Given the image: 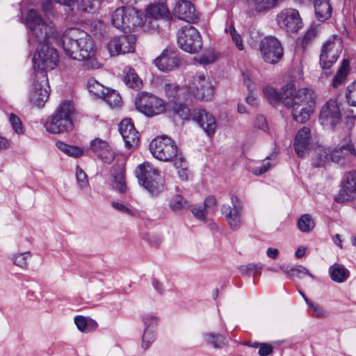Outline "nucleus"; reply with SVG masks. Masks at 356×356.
Listing matches in <instances>:
<instances>
[{
	"mask_svg": "<svg viewBox=\"0 0 356 356\" xmlns=\"http://www.w3.org/2000/svg\"><path fill=\"white\" fill-rule=\"evenodd\" d=\"M26 21L31 31L29 42H37L38 46L33 58V65L37 74L51 70L58 62L56 50L49 45L48 40L53 37L55 28L52 24H46L38 10L30 9L28 11Z\"/></svg>",
	"mask_w": 356,
	"mask_h": 356,
	"instance_id": "f257e3e1",
	"label": "nucleus"
},
{
	"mask_svg": "<svg viewBox=\"0 0 356 356\" xmlns=\"http://www.w3.org/2000/svg\"><path fill=\"white\" fill-rule=\"evenodd\" d=\"M62 45L66 55L74 60L83 61L86 69L95 70L102 67L95 57L93 41L86 32L76 28L67 29L63 34Z\"/></svg>",
	"mask_w": 356,
	"mask_h": 356,
	"instance_id": "f03ea898",
	"label": "nucleus"
},
{
	"mask_svg": "<svg viewBox=\"0 0 356 356\" xmlns=\"http://www.w3.org/2000/svg\"><path fill=\"white\" fill-rule=\"evenodd\" d=\"M282 103L291 108V114L295 121L299 123L307 122L313 113L315 93L307 88L296 90L293 84H287L284 89Z\"/></svg>",
	"mask_w": 356,
	"mask_h": 356,
	"instance_id": "7ed1b4c3",
	"label": "nucleus"
},
{
	"mask_svg": "<svg viewBox=\"0 0 356 356\" xmlns=\"http://www.w3.org/2000/svg\"><path fill=\"white\" fill-rule=\"evenodd\" d=\"M149 149L156 159L163 162L173 161L177 168L182 167L184 163V157L176 143L168 136H158L152 140Z\"/></svg>",
	"mask_w": 356,
	"mask_h": 356,
	"instance_id": "20e7f679",
	"label": "nucleus"
},
{
	"mask_svg": "<svg viewBox=\"0 0 356 356\" xmlns=\"http://www.w3.org/2000/svg\"><path fill=\"white\" fill-rule=\"evenodd\" d=\"M74 107L69 101L62 102L47 121L46 130L51 134H60L72 130L74 126Z\"/></svg>",
	"mask_w": 356,
	"mask_h": 356,
	"instance_id": "39448f33",
	"label": "nucleus"
},
{
	"mask_svg": "<svg viewBox=\"0 0 356 356\" xmlns=\"http://www.w3.org/2000/svg\"><path fill=\"white\" fill-rule=\"evenodd\" d=\"M139 184L150 194L157 195L164 189L163 180L157 169L149 163L139 165L136 170Z\"/></svg>",
	"mask_w": 356,
	"mask_h": 356,
	"instance_id": "423d86ee",
	"label": "nucleus"
},
{
	"mask_svg": "<svg viewBox=\"0 0 356 356\" xmlns=\"http://www.w3.org/2000/svg\"><path fill=\"white\" fill-rule=\"evenodd\" d=\"M143 13L135 8L127 6L118 8L112 14L111 22L117 29L130 31L143 24Z\"/></svg>",
	"mask_w": 356,
	"mask_h": 356,
	"instance_id": "0eeeda50",
	"label": "nucleus"
},
{
	"mask_svg": "<svg viewBox=\"0 0 356 356\" xmlns=\"http://www.w3.org/2000/svg\"><path fill=\"white\" fill-rule=\"evenodd\" d=\"M135 106L138 111L148 117L159 115L167 110L166 104L162 99L147 92L137 95Z\"/></svg>",
	"mask_w": 356,
	"mask_h": 356,
	"instance_id": "6e6552de",
	"label": "nucleus"
},
{
	"mask_svg": "<svg viewBox=\"0 0 356 356\" xmlns=\"http://www.w3.org/2000/svg\"><path fill=\"white\" fill-rule=\"evenodd\" d=\"M177 42L181 49L191 54L198 52L202 47L199 31L191 25L185 26L178 31Z\"/></svg>",
	"mask_w": 356,
	"mask_h": 356,
	"instance_id": "1a4fd4ad",
	"label": "nucleus"
},
{
	"mask_svg": "<svg viewBox=\"0 0 356 356\" xmlns=\"http://www.w3.org/2000/svg\"><path fill=\"white\" fill-rule=\"evenodd\" d=\"M342 49L339 38L334 37L327 40L323 45L319 56V63L323 70L330 69L337 60Z\"/></svg>",
	"mask_w": 356,
	"mask_h": 356,
	"instance_id": "9d476101",
	"label": "nucleus"
},
{
	"mask_svg": "<svg viewBox=\"0 0 356 356\" xmlns=\"http://www.w3.org/2000/svg\"><path fill=\"white\" fill-rule=\"evenodd\" d=\"M231 202L232 206L228 204L222 206L221 213L225 216L229 228L237 230L243 223V204L239 197L235 195H232Z\"/></svg>",
	"mask_w": 356,
	"mask_h": 356,
	"instance_id": "9b49d317",
	"label": "nucleus"
},
{
	"mask_svg": "<svg viewBox=\"0 0 356 356\" xmlns=\"http://www.w3.org/2000/svg\"><path fill=\"white\" fill-rule=\"evenodd\" d=\"M259 50L264 60L270 64L277 63L283 56L281 42L274 36H267L262 39Z\"/></svg>",
	"mask_w": 356,
	"mask_h": 356,
	"instance_id": "f8f14e48",
	"label": "nucleus"
},
{
	"mask_svg": "<svg viewBox=\"0 0 356 356\" xmlns=\"http://www.w3.org/2000/svg\"><path fill=\"white\" fill-rule=\"evenodd\" d=\"M49 90L47 74H36L30 93V102L38 107H42L49 99Z\"/></svg>",
	"mask_w": 356,
	"mask_h": 356,
	"instance_id": "ddd939ff",
	"label": "nucleus"
},
{
	"mask_svg": "<svg viewBox=\"0 0 356 356\" xmlns=\"http://www.w3.org/2000/svg\"><path fill=\"white\" fill-rule=\"evenodd\" d=\"M277 22L288 33H296L303 26L299 12L293 8L282 10L277 15Z\"/></svg>",
	"mask_w": 356,
	"mask_h": 356,
	"instance_id": "4468645a",
	"label": "nucleus"
},
{
	"mask_svg": "<svg viewBox=\"0 0 356 356\" xmlns=\"http://www.w3.org/2000/svg\"><path fill=\"white\" fill-rule=\"evenodd\" d=\"M355 199H356V170L346 173L334 200L337 203H343Z\"/></svg>",
	"mask_w": 356,
	"mask_h": 356,
	"instance_id": "2eb2a0df",
	"label": "nucleus"
},
{
	"mask_svg": "<svg viewBox=\"0 0 356 356\" xmlns=\"http://www.w3.org/2000/svg\"><path fill=\"white\" fill-rule=\"evenodd\" d=\"M136 38L134 35H122L110 40L107 49L111 56H117L132 53L135 49Z\"/></svg>",
	"mask_w": 356,
	"mask_h": 356,
	"instance_id": "dca6fc26",
	"label": "nucleus"
},
{
	"mask_svg": "<svg viewBox=\"0 0 356 356\" xmlns=\"http://www.w3.org/2000/svg\"><path fill=\"white\" fill-rule=\"evenodd\" d=\"M341 119V111L338 103L333 99H330L322 107L319 120L324 126H335Z\"/></svg>",
	"mask_w": 356,
	"mask_h": 356,
	"instance_id": "f3484780",
	"label": "nucleus"
},
{
	"mask_svg": "<svg viewBox=\"0 0 356 356\" xmlns=\"http://www.w3.org/2000/svg\"><path fill=\"white\" fill-rule=\"evenodd\" d=\"M282 0H243L245 13L249 17L266 13L275 8Z\"/></svg>",
	"mask_w": 356,
	"mask_h": 356,
	"instance_id": "a211bd4d",
	"label": "nucleus"
},
{
	"mask_svg": "<svg viewBox=\"0 0 356 356\" xmlns=\"http://www.w3.org/2000/svg\"><path fill=\"white\" fill-rule=\"evenodd\" d=\"M154 63L160 70L169 72L178 67L181 60L176 51L167 49L154 60Z\"/></svg>",
	"mask_w": 356,
	"mask_h": 356,
	"instance_id": "6ab92c4d",
	"label": "nucleus"
},
{
	"mask_svg": "<svg viewBox=\"0 0 356 356\" xmlns=\"http://www.w3.org/2000/svg\"><path fill=\"white\" fill-rule=\"evenodd\" d=\"M173 15L178 19L189 23H195L198 19V15L193 5L186 0H181L176 3Z\"/></svg>",
	"mask_w": 356,
	"mask_h": 356,
	"instance_id": "aec40b11",
	"label": "nucleus"
},
{
	"mask_svg": "<svg viewBox=\"0 0 356 356\" xmlns=\"http://www.w3.org/2000/svg\"><path fill=\"white\" fill-rule=\"evenodd\" d=\"M190 90L197 99L201 100L209 99L213 93L211 85L203 75H200L194 79L193 86L190 87Z\"/></svg>",
	"mask_w": 356,
	"mask_h": 356,
	"instance_id": "412c9836",
	"label": "nucleus"
},
{
	"mask_svg": "<svg viewBox=\"0 0 356 356\" xmlns=\"http://www.w3.org/2000/svg\"><path fill=\"white\" fill-rule=\"evenodd\" d=\"M311 145L310 129L304 127L300 129L295 138L294 148L297 155L303 158L309 154Z\"/></svg>",
	"mask_w": 356,
	"mask_h": 356,
	"instance_id": "4be33fe9",
	"label": "nucleus"
},
{
	"mask_svg": "<svg viewBox=\"0 0 356 356\" xmlns=\"http://www.w3.org/2000/svg\"><path fill=\"white\" fill-rule=\"evenodd\" d=\"M119 131L127 147L130 148L137 145L139 140V134L135 129L131 119L122 120L119 124Z\"/></svg>",
	"mask_w": 356,
	"mask_h": 356,
	"instance_id": "5701e85b",
	"label": "nucleus"
},
{
	"mask_svg": "<svg viewBox=\"0 0 356 356\" xmlns=\"http://www.w3.org/2000/svg\"><path fill=\"white\" fill-rule=\"evenodd\" d=\"M193 120L204 129L208 136L214 134L216 129L215 118L205 110L196 109L193 113Z\"/></svg>",
	"mask_w": 356,
	"mask_h": 356,
	"instance_id": "b1692460",
	"label": "nucleus"
},
{
	"mask_svg": "<svg viewBox=\"0 0 356 356\" xmlns=\"http://www.w3.org/2000/svg\"><path fill=\"white\" fill-rule=\"evenodd\" d=\"M314 6L316 19L320 22L328 19L332 13V8L329 0H314Z\"/></svg>",
	"mask_w": 356,
	"mask_h": 356,
	"instance_id": "393cba45",
	"label": "nucleus"
},
{
	"mask_svg": "<svg viewBox=\"0 0 356 356\" xmlns=\"http://www.w3.org/2000/svg\"><path fill=\"white\" fill-rule=\"evenodd\" d=\"M164 3L155 1L154 4L150 5L146 10V17L154 19L168 18L170 13Z\"/></svg>",
	"mask_w": 356,
	"mask_h": 356,
	"instance_id": "a878e982",
	"label": "nucleus"
},
{
	"mask_svg": "<svg viewBox=\"0 0 356 356\" xmlns=\"http://www.w3.org/2000/svg\"><path fill=\"white\" fill-rule=\"evenodd\" d=\"M331 279L337 283L344 282L350 276L349 270L343 265L334 264L329 268Z\"/></svg>",
	"mask_w": 356,
	"mask_h": 356,
	"instance_id": "bb28decb",
	"label": "nucleus"
},
{
	"mask_svg": "<svg viewBox=\"0 0 356 356\" xmlns=\"http://www.w3.org/2000/svg\"><path fill=\"white\" fill-rule=\"evenodd\" d=\"M124 73L125 74L124 76V82L125 84L132 88H139L142 82L139 79L138 76L136 73L135 70L130 67H127L124 70Z\"/></svg>",
	"mask_w": 356,
	"mask_h": 356,
	"instance_id": "cd10ccee",
	"label": "nucleus"
},
{
	"mask_svg": "<svg viewBox=\"0 0 356 356\" xmlns=\"http://www.w3.org/2000/svg\"><path fill=\"white\" fill-rule=\"evenodd\" d=\"M349 72V61L344 59L342 61L341 67L338 70L337 74L332 80V86L334 88H337L339 86L342 84L348 74Z\"/></svg>",
	"mask_w": 356,
	"mask_h": 356,
	"instance_id": "c85d7f7f",
	"label": "nucleus"
},
{
	"mask_svg": "<svg viewBox=\"0 0 356 356\" xmlns=\"http://www.w3.org/2000/svg\"><path fill=\"white\" fill-rule=\"evenodd\" d=\"M330 156V148L325 147L323 146H318L315 149V157L314 160L315 161L314 165L316 167H321L324 165V164L328 161Z\"/></svg>",
	"mask_w": 356,
	"mask_h": 356,
	"instance_id": "c756f323",
	"label": "nucleus"
},
{
	"mask_svg": "<svg viewBox=\"0 0 356 356\" xmlns=\"http://www.w3.org/2000/svg\"><path fill=\"white\" fill-rule=\"evenodd\" d=\"M286 85L283 87V92L280 94L275 88L270 86H266L263 88V92L265 97L270 104L276 105L280 101L282 102V97L284 94V89Z\"/></svg>",
	"mask_w": 356,
	"mask_h": 356,
	"instance_id": "7c9ffc66",
	"label": "nucleus"
},
{
	"mask_svg": "<svg viewBox=\"0 0 356 356\" xmlns=\"http://www.w3.org/2000/svg\"><path fill=\"white\" fill-rule=\"evenodd\" d=\"M74 323L81 332H91L97 327V323L92 320H88L84 316H78L74 318Z\"/></svg>",
	"mask_w": 356,
	"mask_h": 356,
	"instance_id": "2f4dec72",
	"label": "nucleus"
},
{
	"mask_svg": "<svg viewBox=\"0 0 356 356\" xmlns=\"http://www.w3.org/2000/svg\"><path fill=\"white\" fill-rule=\"evenodd\" d=\"M280 268L284 273L289 276L300 277L301 275H308L314 278L313 275L311 274L305 267L300 265L290 267L289 266L284 264L280 266Z\"/></svg>",
	"mask_w": 356,
	"mask_h": 356,
	"instance_id": "473e14b6",
	"label": "nucleus"
},
{
	"mask_svg": "<svg viewBox=\"0 0 356 356\" xmlns=\"http://www.w3.org/2000/svg\"><path fill=\"white\" fill-rule=\"evenodd\" d=\"M169 206L174 212H179L190 208L191 204L181 195H176L170 200Z\"/></svg>",
	"mask_w": 356,
	"mask_h": 356,
	"instance_id": "72a5a7b5",
	"label": "nucleus"
},
{
	"mask_svg": "<svg viewBox=\"0 0 356 356\" xmlns=\"http://www.w3.org/2000/svg\"><path fill=\"white\" fill-rule=\"evenodd\" d=\"M56 145L60 151L70 156L76 158L83 154V150L76 146L70 145L61 141H58Z\"/></svg>",
	"mask_w": 356,
	"mask_h": 356,
	"instance_id": "f704fd0d",
	"label": "nucleus"
},
{
	"mask_svg": "<svg viewBox=\"0 0 356 356\" xmlns=\"http://www.w3.org/2000/svg\"><path fill=\"white\" fill-rule=\"evenodd\" d=\"M204 339L208 344L212 345L215 348H221L225 346V337L220 334L205 333Z\"/></svg>",
	"mask_w": 356,
	"mask_h": 356,
	"instance_id": "c9c22d12",
	"label": "nucleus"
},
{
	"mask_svg": "<svg viewBox=\"0 0 356 356\" xmlns=\"http://www.w3.org/2000/svg\"><path fill=\"white\" fill-rule=\"evenodd\" d=\"M170 109L174 115L178 116L181 120H189L191 116L193 117V113H191L189 108L185 104L175 102L170 106Z\"/></svg>",
	"mask_w": 356,
	"mask_h": 356,
	"instance_id": "e433bc0d",
	"label": "nucleus"
},
{
	"mask_svg": "<svg viewBox=\"0 0 356 356\" xmlns=\"http://www.w3.org/2000/svg\"><path fill=\"white\" fill-rule=\"evenodd\" d=\"M297 226L302 232H309L315 227V222L309 214H303L298 220Z\"/></svg>",
	"mask_w": 356,
	"mask_h": 356,
	"instance_id": "4c0bfd02",
	"label": "nucleus"
},
{
	"mask_svg": "<svg viewBox=\"0 0 356 356\" xmlns=\"http://www.w3.org/2000/svg\"><path fill=\"white\" fill-rule=\"evenodd\" d=\"M102 99L112 108L118 107L122 103L120 94L113 90L107 89Z\"/></svg>",
	"mask_w": 356,
	"mask_h": 356,
	"instance_id": "58836bf2",
	"label": "nucleus"
},
{
	"mask_svg": "<svg viewBox=\"0 0 356 356\" xmlns=\"http://www.w3.org/2000/svg\"><path fill=\"white\" fill-rule=\"evenodd\" d=\"M163 88L168 98L170 99L174 103L181 99V91L182 89L179 88L177 85L167 83L165 84Z\"/></svg>",
	"mask_w": 356,
	"mask_h": 356,
	"instance_id": "ea45409f",
	"label": "nucleus"
},
{
	"mask_svg": "<svg viewBox=\"0 0 356 356\" xmlns=\"http://www.w3.org/2000/svg\"><path fill=\"white\" fill-rule=\"evenodd\" d=\"M87 86L91 93L101 98H102L107 90V88H105L104 86L94 79H90L88 80Z\"/></svg>",
	"mask_w": 356,
	"mask_h": 356,
	"instance_id": "a19ab883",
	"label": "nucleus"
},
{
	"mask_svg": "<svg viewBox=\"0 0 356 356\" xmlns=\"http://www.w3.org/2000/svg\"><path fill=\"white\" fill-rule=\"evenodd\" d=\"M124 173V168H120L119 172L113 175V186L121 193H124L127 190Z\"/></svg>",
	"mask_w": 356,
	"mask_h": 356,
	"instance_id": "79ce46f5",
	"label": "nucleus"
},
{
	"mask_svg": "<svg viewBox=\"0 0 356 356\" xmlns=\"http://www.w3.org/2000/svg\"><path fill=\"white\" fill-rule=\"evenodd\" d=\"M156 338L154 332L150 329L145 328L142 336V348L146 350L153 343Z\"/></svg>",
	"mask_w": 356,
	"mask_h": 356,
	"instance_id": "37998d69",
	"label": "nucleus"
},
{
	"mask_svg": "<svg viewBox=\"0 0 356 356\" xmlns=\"http://www.w3.org/2000/svg\"><path fill=\"white\" fill-rule=\"evenodd\" d=\"M106 25L100 20L94 21L90 25V31L97 38L104 36L106 33Z\"/></svg>",
	"mask_w": 356,
	"mask_h": 356,
	"instance_id": "c03bdc74",
	"label": "nucleus"
},
{
	"mask_svg": "<svg viewBox=\"0 0 356 356\" xmlns=\"http://www.w3.org/2000/svg\"><path fill=\"white\" fill-rule=\"evenodd\" d=\"M31 257L30 252L20 253L13 257V264L22 268H26L28 266L27 260Z\"/></svg>",
	"mask_w": 356,
	"mask_h": 356,
	"instance_id": "a18cd8bd",
	"label": "nucleus"
},
{
	"mask_svg": "<svg viewBox=\"0 0 356 356\" xmlns=\"http://www.w3.org/2000/svg\"><path fill=\"white\" fill-rule=\"evenodd\" d=\"M108 146L106 141L100 138H95L90 142V149L96 155L102 152Z\"/></svg>",
	"mask_w": 356,
	"mask_h": 356,
	"instance_id": "49530a36",
	"label": "nucleus"
},
{
	"mask_svg": "<svg viewBox=\"0 0 356 356\" xmlns=\"http://www.w3.org/2000/svg\"><path fill=\"white\" fill-rule=\"evenodd\" d=\"M346 99L350 105L356 106V81L347 87Z\"/></svg>",
	"mask_w": 356,
	"mask_h": 356,
	"instance_id": "de8ad7c7",
	"label": "nucleus"
},
{
	"mask_svg": "<svg viewBox=\"0 0 356 356\" xmlns=\"http://www.w3.org/2000/svg\"><path fill=\"white\" fill-rule=\"evenodd\" d=\"M262 266L255 264H248L240 267L241 272L244 275H250L252 273L260 274Z\"/></svg>",
	"mask_w": 356,
	"mask_h": 356,
	"instance_id": "09e8293b",
	"label": "nucleus"
},
{
	"mask_svg": "<svg viewBox=\"0 0 356 356\" xmlns=\"http://www.w3.org/2000/svg\"><path fill=\"white\" fill-rule=\"evenodd\" d=\"M346 157V153L341 147L331 149L330 148V161L339 162L342 159Z\"/></svg>",
	"mask_w": 356,
	"mask_h": 356,
	"instance_id": "8fccbe9b",
	"label": "nucleus"
},
{
	"mask_svg": "<svg viewBox=\"0 0 356 356\" xmlns=\"http://www.w3.org/2000/svg\"><path fill=\"white\" fill-rule=\"evenodd\" d=\"M97 156L105 163H111L115 158V154L109 146Z\"/></svg>",
	"mask_w": 356,
	"mask_h": 356,
	"instance_id": "3c124183",
	"label": "nucleus"
},
{
	"mask_svg": "<svg viewBox=\"0 0 356 356\" xmlns=\"http://www.w3.org/2000/svg\"><path fill=\"white\" fill-rule=\"evenodd\" d=\"M76 180L79 186L81 188H84L88 186V179L86 173L79 166L76 167Z\"/></svg>",
	"mask_w": 356,
	"mask_h": 356,
	"instance_id": "603ef678",
	"label": "nucleus"
},
{
	"mask_svg": "<svg viewBox=\"0 0 356 356\" xmlns=\"http://www.w3.org/2000/svg\"><path fill=\"white\" fill-rule=\"evenodd\" d=\"M42 10L47 17L54 16L53 1L51 0H46L44 1L42 4Z\"/></svg>",
	"mask_w": 356,
	"mask_h": 356,
	"instance_id": "864d4df0",
	"label": "nucleus"
},
{
	"mask_svg": "<svg viewBox=\"0 0 356 356\" xmlns=\"http://www.w3.org/2000/svg\"><path fill=\"white\" fill-rule=\"evenodd\" d=\"M158 318L152 314H147L143 316V322L145 325V328L150 329V327H156L158 324Z\"/></svg>",
	"mask_w": 356,
	"mask_h": 356,
	"instance_id": "5fc2aeb1",
	"label": "nucleus"
},
{
	"mask_svg": "<svg viewBox=\"0 0 356 356\" xmlns=\"http://www.w3.org/2000/svg\"><path fill=\"white\" fill-rule=\"evenodd\" d=\"M79 6L81 10L86 13L93 12L95 9L94 0H81Z\"/></svg>",
	"mask_w": 356,
	"mask_h": 356,
	"instance_id": "6e6d98bb",
	"label": "nucleus"
},
{
	"mask_svg": "<svg viewBox=\"0 0 356 356\" xmlns=\"http://www.w3.org/2000/svg\"><path fill=\"white\" fill-rule=\"evenodd\" d=\"M230 34L232 38V40L235 42L236 47L239 50L243 49V40L241 39V35L237 33L236 29L232 26L230 28Z\"/></svg>",
	"mask_w": 356,
	"mask_h": 356,
	"instance_id": "4d7b16f0",
	"label": "nucleus"
},
{
	"mask_svg": "<svg viewBox=\"0 0 356 356\" xmlns=\"http://www.w3.org/2000/svg\"><path fill=\"white\" fill-rule=\"evenodd\" d=\"M254 127L264 131H268V124L266 118L262 115H258L254 120Z\"/></svg>",
	"mask_w": 356,
	"mask_h": 356,
	"instance_id": "13d9d810",
	"label": "nucleus"
},
{
	"mask_svg": "<svg viewBox=\"0 0 356 356\" xmlns=\"http://www.w3.org/2000/svg\"><path fill=\"white\" fill-rule=\"evenodd\" d=\"M10 122L13 126V129L17 133L22 132V127L20 119L13 113L10 115Z\"/></svg>",
	"mask_w": 356,
	"mask_h": 356,
	"instance_id": "bf43d9fd",
	"label": "nucleus"
},
{
	"mask_svg": "<svg viewBox=\"0 0 356 356\" xmlns=\"http://www.w3.org/2000/svg\"><path fill=\"white\" fill-rule=\"evenodd\" d=\"M309 307L313 312V313L312 314V316L320 318L326 316V312L319 305L312 302L311 305H309Z\"/></svg>",
	"mask_w": 356,
	"mask_h": 356,
	"instance_id": "052dcab7",
	"label": "nucleus"
},
{
	"mask_svg": "<svg viewBox=\"0 0 356 356\" xmlns=\"http://www.w3.org/2000/svg\"><path fill=\"white\" fill-rule=\"evenodd\" d=\"M193 214L199 220H204L207 210L204 207H195L191 209Z\"/></svg>",
	"mask_w": 356,
	"mask_h": 356,
	"instance_id": "680f3d73",
	"label": "nucleus"
},
{
	"mask_svg": "<svg viewBox=\"0 0 356 356\" xmlns=\"http://www.w3.org/2000/svg\"><path fill=\"white\" fill-rule=\"evenodd\" d=\"M273 347L267 343H262L260 348L259 349V355L260 356H268L273 353Z\"/></svg>",
	"mask_w": 356,
	"mask_h": 356,
	"instance_id": "e2e57ef3",
	"label": "nucleus"
},
{
	"mask_svg": "<svg viewBox=\"0 0 356 356\" xmlns=\"http://www.w3.org/2000/svg\"><path fill=\"white\" fill-rule=\"evenodd\" d=\"M270 168L269 161L265 162L261 167H254L252 170V172L255 175H261L266 172Z\"/></svg>",
	"mask_w": 356,
	"mask_h": 356,
	"instance_id": "0e129e2a",
	"label": "nucleus"
},
{
	"mask_svg": "<svg viewBox=\"0 0 356 356\" xmlns=\"http://www.w3.org/2000/svg\"><path fill=\"white\" fill-rule=\"evenodd\" d=\"M111 205L115 209L118 210V211L122 213H127L129 215L131 214V210L123 204L117 202H112Z\"/></svg>",
	"mask_w": 356,
	"mask_h": 356,
	"instance_id": "69168bd1",
	"label": "nucleus"
},
{
	"mask_svg": "<svg viewBox=\"0 0 356 356\" xmlns=\"http://www.w3.org/2000/svg\"><path fill=\"white\" fill-rule=\"evenodd\" d=\"M341 148L343 149V152L346 153V156L349 154L356 156V149L351 142L348 143L346 145L341 146Z\"/></svg>",
	"mask_w": 356,
	"mask_h": 356,
	"instance_id": "338daca9",
	"label": "nucleus"
},
{
	"mask_svg": "<svg viewBox=\"0 0 356 356\" xmlns=\"http://www.w3.org/2000/svg\"><path fill=\"white\" fill-rule=\"evenodd\" d=\"M216 199L213 196H209L204 200V207L206 210L213 209L216 207Z\"/></svg>",
	"mask_w": 356,
	"mask_h": 356,
	"instance_id": "774afa93",
	"label": "nucleus"
}]
</instances>
